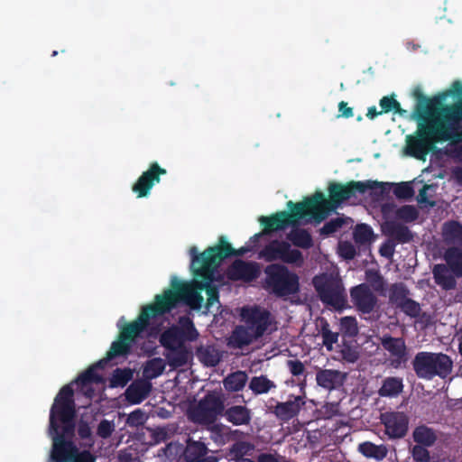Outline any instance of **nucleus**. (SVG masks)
Segmentation results:
<instances>
[{"mask_svg": "<svg viewBox=\"0 0 462 462\" xmlns=\"http://www.w3.org/2000/svg\"><path fill=\"white\" fill-rule=\"evenodd\" d=\"M293 205L294 207L289 212L282 211L271 217H261L259 222L264 225L263 230L252 236L245 245L238 250H234L225 237L219 239L218 245L208 247L201 254H199L196 246H191L189 253L194 279L191 282H184L173 277L171 281V288L165 290L162 294L156 295L153 304L143 307L137 319L129 324H125V318L117 321V327L120 329L118 339L112 343L106 357L96 364V395L100 394L106 385L104 374L97 370L113 358L126 355L146 328L149 329V336H156L161 329V321L166 311H170L180 302L196 310H201L204 308L203 313L218 310L220 307L218 296L212 282L217 278V268L225 257L230 254L242 255L263 245L258 258L267 262L280 260L288 263L300 264L301 253L291 248V245L285 241L271 240V233L285 229L291 225L319 224L329 215L331 208L327 207L328 204ZM334 205V209H337L342 204Z\"/></svg>", "mask_w": 462, "mask_h": 462, "instance_id": "nucleus-1", "label": "nucleus"}, {"mask_svg": "<svg viewBox=\"0 0 462 462\" xmlns=\"http://www.w3.org/2000/svg\"><path fill=\"white\" fill-rule=\"evenodd\" d=\"M442 97H427L420 86L412 90L417 100L413 116L419 121L415 135L406 139V153L418 160L424 161L435 144L443 142H462L458 125L462 120V102L452 105L442 103Z\"/></svg>", "mask_w": 462, "mask_h": 462, "instance_id": "nucleus-2", "label": "nucleus"}, {"mask_svg": "<svg viewBox=\"0 0 462 462\" xmlns=\"http://www.w3.org/2000/svg\"><path fill=\"white\" fill-rule=\"evenodd\" d=\"M75 407L72 396H56L50 412L49 436L52 448L49 462H94L88 451L79 452L72 441Z\"/></svg>", "mask_w": 462, "mask_h": 462, "instance_id": "nucleus-3", "label": "nucleus"}, {"mask_svg": "<svg viewBox=\"0 0 462 462\" xmlns=\"http://www.w3.org/2000/svg\"><path fill=\"white\" fill-rule=\"evenodd\" d=\"M453 362L442 353L419 352L413 360L416 374L424 379L446 377L452 370Z\"/></svg>", "mask_w": 462, "mask_h": 462, "instance_id": "nucleus-4", "label": "nucleus"}, {"mask_svg": "<svg viewBox=\"0 0 462 462\" xmlns=\"http://www.w3.org/2000/svg\"><path fill=\"white\" fill-rule=\"evenodd\" d=\"M265 274L267 288L279 296L293 294L299 290L298 276L282 265L267 266Z\"/></svg>", "mask_w": 462, "mask_h": 462, "instance_id": "nucleus-5", "label": "nucleus"}, {"mask_svg": "<svg viewBox=\"0 0 462 462\" xmlns=\"http://www.w3.org/2000/svg\"><path fill=\"white\" fill-rule=\"evenodd\" d=\"M313 284L322 301L335 308H341L344 305L346 293L337 273L316 276Z\"/></svg>", "mask_w": 462, "mask_h": 462, "instance_id": "nucleus-6", "label": "nucleus"}, {"mask_svg": "<svg viewBox=\"0 0 462 462\" xmlns=\"http://www.w3.org/2000/svg\"><path fill=\"white\" fill-rule=\"evenodd\" d=\"M222 410L221 397L219 393L214 392L207 394L197 404L191 406L188 415L194 422L208 425L215 421Z\"/></svg>", "mask_w": 462, "mask_h": 462, "instance_id": "nucleus-7", "label": "nucleus"}, {"mask_svg": "<svg viewBox=\"0 0 462 462\" xmlns=\"http://www.w3.org/2000/svg\"><path fill=\"white\" fill-rule=\"evenodd\" d=\"M198 337L199 333L192 321L183 317L179 320V327L172 326L161 335L160 341L165 348H172L186 345L187 341H194Z\"/></svg>", "mask_w": 462, "mask_h": 462, "instance_id": "nucleus-8", "label": "nucleus"}, {"mask_svg": "<svg viewBox=\"0 0 462 462\" xmlns=\"http://www.w3.org/2000/svg\"><path fill=\"white\" fill-rule=\"evenodd\" d=\"M241 320L251 330H255L254 333L259 337L263 336L267 330L273 329V318L271 314L256 306L244 307L240 311Z\"/></svg>", "mask_w": 462, "mask_h": 462, "instance_id": "nucleus-9", "label": "nucleus"}, {"mask_svg": "<svg viewBox=\"0 0 462 462\" xmlns=\"http://www.w3.org/2000/svg\"><path fill=\"white\" fill-rule=\"evenodd\" d=\"M364 185L362 180H349L339 182L330 180L328 182L327 191L330 202H346L351 199L363 196Z\"/></svg>", "mask_w": 462, "mask_h": 462, "instance_id": "nucleus-10", "label": "nucleus"}, {"mask_svg": "<svg viewBox=\"0 0 462 462\" xmlns=\"http://www.w3.org/2000/svg\"><path fill=\"white\" fill-rule=\"evenodd\" d=\"M167 171L162 168L157 162H153L134 183L132 190L138 198H144L150 194L152 187L159 183L162 175H166Z\"/></svg>", "mask_w": 462, "mask_h": 462, "instance_id": "nucleus-11", "label": "nucleus"}, {"mask_svg": "<svg viewBox=\"0 0 462 462\" xmlns=\"http://www.w3.org/2000/svg\"><path fill=\"white\" fill-rule=\"evenodd\" d=\"M381 422L384 425L385 433L390 439H401L408 430V417L401 411L382 413Z\"/></svg>", "mask_w": 462, "mask_h": 462, "instance_id": "nucleus-12", "label": "nucleus"}, {"mask_svg": "<svg viewBox=\"0 0 462 462\" xmlns=\"http://www.w3.org/2000/svg\"><path fill=\"white\" fill-rule=\"evenodd\" d=\"M382 345L392 356V365L395 368L401 367L409 358L405 342L400 337L384 336L381 339Z\"/></svg>", "mask_w": 462, "mask_h": 462, "instance_id": "nucleus-13", "label": "nucleus"}, {"mask_svg": "<svg viewBox=\"0 0 462 462\" xmlns=\"http://www.w3.org/2000/svg\"><path fill=\"white\" fill-rule=\"evenodd\" d=\"M350 295L354 304L364 313L371 312L376 304V298L366 284L353 288Z\"/></svg>", "mask_w": 462, "mask_h": 462, "instance_id": "nucleus-14", "label": "nucleus"}, {"mask_svg": "<svg viewBox=\"0 0 462 462\" xmlns=\"http://www.w3.org/2000/svg\"><path fill=\"white\" fill-rule=\"evenodd\" d=\"M227 274L232 280L249 282L258 276L259 265L255 263H245L241 260H236L228 269Z\"/></svg>", "mask_w": 462, "mask_h": 462, "instance_id": "nucleus-15", "label": "nucleus"}, {"mask_svg": "<svg viewBox=\"0 0 462 462\" xmlns=\"http://www.w3.org/2000/svg\"><path fill=\"white\" fill-rule=\"evenodd\" d=\"M362 183L364 185L363 195L368 193L372 198V202L391 199L393 183L373 180H362Z\"/></svg>", "mask_w": 462, "mask_h": 462, "instance_id": "nucleus-16", "label": "nucleus"}, {"mask_svg": "<svg viewBox=\"0 0 462 462\" xmlns=\"http://www.w3.org/2000/svg\"><path fill=\"white\" fill-rule=\"evenodd\" d=\"M346 378V373L335 369H321L316 374L318 385L329 391L341 387Z\"/></svg>", "mask_w": 462, "mask_h": 462, "instance_id": "nucleus-17", "label": "nucleus"}, {"mask_svg": "<svg viewBox=\"0 0 462 462\" xmlns=\"http://www.w3.org/2000/svg\"><path fill=\"white\" fill-rule=\"evenodd\" d=\"M152 384L146 381H135L126 389L125 395L132 404L142 402L150 393Z\"/></svg>", "mask_w": 462, "mask_h": 462, "instance_id": "nucleus-18", "label": "nucleus"}, {"mask_svg": "<svg viewBox=\"0 0 462 462\" xmlns=\"http://www.w3.org/2000/svg\"><path fill=\"white\" fill-rule=\"evenodd\" d=\"M442 239L447 245L462 247V225L449 221L442 226Z\"/></svg>", "mask_w": 462, "mask_h": 462, "instance_id": "nucleus-19", "label": "nucleus"}, {"mask_svg": "<svg viewBox=\"0 0 462 462\" xmlns=\"http://www.w3.org/2000/svg\"><path fill=\"white\" fill-rule=\"evenodd\" d=\"M254 331H251L245 324L237 327L228 339V345L237 348L249 345L259 337Z\"/></svg>", "mask_w": 462, "mask_h": 462, "instance_id": "nucleus-20", "label": "nucleus"}, {"mask_svg": "<svg viewBox=\"0 0 462 462\" xmlns=\"http://www.w3.org/2000/svg\"><path fill=\"white\" fill-rule=\"evenodd\" d=\"M166 359L171 367H180L186 365L191 357V350L187 345L167 348Z\"/></svg>", "mask_w": 462, "mask_h": 462, "instance_id": "nucleus-21", "label": "nucleus"}, {"mask_svg": "<svg viewBox=\"0 0 462 462\" xmlns=\"http://www.w3.org/2000/svg\"><path fill=\"white\" fill-rule=\"evenodd\" d=\"M303 404L300 397H294L292 400L279 403L275 407V413L280 419L287 420L297 415Z\"/></svg>", "mask_w": 462, "mask_h": 462, "instance_id": "nucleus-22", "label": "nucleus"}, {"mask_svg": "<svg viewBox=\"0 0 462 462\" xmlns=\"http://www.w3.org/2000/svg\"><path fill=\"white\" fill-rule=\"evenodd\" d=\"M433 276L438 285L445 290H450L455 287V274L451 273L449 269L444 264H437L433 268Z\"/></svg>", "mask_w": 462, "mask_h": 462, "instance_id": "nucleus-23", "label": "nucleus"}, {"mask_svg": "<svg viewBox=\"0 0 462 462\" xmlns=\"http://www.w3.org/2000/svg\"><path fill=\"white\" fill-rule=\"evenodd\" d=\"M358 450L365 457L375 460H382L387 455V448L384 445H375L369 441L359 444Z\"/></svg>", "mask_w": 462, "mask_h": 462, "instance_id": "nucleus-24", "label": "nucleus"}, {"mask_svg": "<svg viewBox=\"0 0 462 462\" xmlns=\"http://www.w3.org/2000/svg\"><path fill=\"white\" fill-rule=\"evenodd\" d=\"M444 259L456 276H462V251L457 247L449 248Z\"/></svg>", "mask_w": 462, "mask_h": 462, "instance_id": "nucleus-25", "label": "nucleus"}, {"mask_svg": "<svg viewBox=\"0 0 462 462\" xmlns=\"http://www.w3.org/2000/svg\"><path fill=\"white\" fill-rule=\"evenodd\" d=\"M403 389L402 379L399 377H388L383 380L379 390V394L384 397H395Z\"/></svg>", "mask_w": 462, "mask_h": 462, "instance_id": "nucleus-26", "label": "nucleus"}, {"mask_svg": "<svg viewBox=\"0 0 462 462\" xmlns=\"http://www.w3.org/2000/svg\"><path fill=\"white\" fill-rule=\"evenodd\" d=\"M299 226H290L292 229L288 235V239L298 247L310 248L312 245L311 236L306 230L297 228Z\"/></svg>", "mask_w": 462, "mask_h": 462, "instance_id": "nucleus-27", "label": "nucleus"}, {"mask_svg": "<svg viewBox=\"0 0 462 462\" xmlns=\"http://www.w3.org/2000/svg\"><path fill=\"white\" fill-rule=\"evenodd\" d=\"M247 379V374L245 372L237 371L224 380V386L227 391L238 392L245 387Z\"/></svg>", "mask_w": 462, "mask_h": 462, "instance_id": "nucleus-28", "label": "nucleus"}, {"mask_svg": "<svg viewBox=\"0 0 462 462\" xmlns=\"http://www.w3.org/2000/svg\"><path fill=\"white\" fill-rule=\"evenodd\" d=\"M199 359L207 366H215L221 358L219 351L215 346L200 347L198 350Z\"/></svg>", "mask_w": 462, "mask_h": 462, "instance_id": "nucleus-29", "label": "nucleus"}, {"mask_svg": "<svg viewBox=\"0 0 462 462\" xmlns=\"http://www.w3.org/2000/svg\"><path fill=\"white\" fill-rule=\"evenodd\" d=\"M227 420L236 425L247 424L250 420L249 411L244 406H234L226 411Z\"/></svg>", "mask_w": 462, "mask_h": 462, "instance_id": "nucleus-30", "label": "nucleus"}, {"mask_svg": "<svg viewBox=\"0 0 462 462\" xmlns=\"http://www.w3.org/2000/svg\"><path fill=\"white\" fill-rule=\"evenodd\" d=\"M165 366L166 365L162 358H152L146 363L143 368V376L146 379L156 378L163 373Z\"/></svg>", "mask_w": 462, "mask_h": 462, "instance_id": "nucleus-31", "label": "nucleus"}, {"mask_svg": "<svg viewBox=\"0 0 462 462\" xmlns=\"http://www.w3.org/2000/svg\"><path fill=\"white\" fill-rule=\"evenodd\" d=\"M207 452V448L204 443L200 441L189 439L184 452L185 458L188 461H195L200 457L204 456Z\"/></svg>", "mask_w": 462, "mask_h": 462, "instance_id": "nucleus-32", "label": "nucleus"}, {"mask_svg": "<svg viewBox=\"0 0 462 462\" xmlns=\"http://www.w3.org/2000/svg\"><path fill=\"white\" fill-rule=\"evenodd\" d=\"M414 441L423 446H431L436 440L433 430L425 426H420L413 431Z\"/></svg>", "mask_w": 462, "mask_h": 462, "instance_id": "nucleus-33", "label": "nucleus"}, {"mask_svg": "<svg viewBox=\"0 0 462 462\" xmlns=\"http://www.w3.org/2000/svg\"><path fill=\"white\" fill-rule=\"evenodd\" d=\"M274 387L275 384L263 375L253 377L249 383V388L255 394L266 393Z\"/></svg>", "mask_w": 462, "mask_h": 462, "instance_id": "nucleus-34", "label": "nucleus"}, {"mask_svg": "<svg viewBox=\"0 0 462 462\" xmlns=\"http://www.w3.org/2000/svg\"><path fill=\"white\" fill-rule=\"evenodd\" d=\"M379 105L383 114L393 111L395 114L404 116L407 113L406 110L401 107L400 103L394 98V95L383 97L379 101Z\"/></svg>", "mask_w": 462, "mask_h": 462, "instance_id": "nucleus-35", "label": "nucleus"}, {"mask_svg": "<svg viewBox=\"0 0 462 462\" xmlns=\"http://www.w3.org/2000/svg\"><path fill=\"white\" fill-rule=\"evenodd\" d=\"M392 193L399 199H409L414 196L415 190L412 182H400L393 183Z\"/></svg>", "mask_w": 462, "mask_h": 462, "instance_id": "nucleus-36", "label": "nucleus"}, {"mask_svg": "<svg viewBox=\"0 0 462 462\" xmlns=\"http://www.w3.org/2000/svg\"><path fill=\"white\" fill-rule=\"evenodd\" d=\"M133 377L131 369H116L110 379L111 387H124Z\"/></svg>", "mask_w": 462, "mask_h": 462, "instance_id": "nucleus-37", "label": "nucleus"}, {"mask_svg": "<svg viewBox=\"0 0 462 462\" xmlns=\"http://www.w3.org/2000/svg\"><path fill=\"white\" fill-rule=\"evenodd\" d=\"M355 241L361 245L370 244L374 239L372 228L365 224L356 226L354 231Z\"/></svg>", "mask_w": 462, "mask_h": 462, "instance_id": "nucleus-38", "label": "nucleus"}, {"mask_svg": "<svg viewBox=\"0 0 462 462\" xmlns=\"http://www.w3.org/2000/svg\"><path fill=\"white\" fill-rule=\"evenodd\" d=\"M407 290L402 284H394L391 289L390 300L398 308L404 300H407Z\"/></svg>", "mask_w": 462, "mask_h": 462, "instance_id": "nucleus-39", "label": "nucleus"}, {"mask_svg": "<svg viewBox=\"0 0 462 462\" xmlns=\"http://www.w3.org/2000/svg\"><path fill=\"white\" fill-rule=\"evenodd\" d=\"M147 416L144 411L137 409L128 415L126 423L132 427H138L145 423Z\"/></svg>", "mask_w": 462, "mask_h": 462, "instance_id": "nucleus-40", "label": "nucleus"}, {"mask_svg": "<svg viewBox=\"0 0 462 462\" xmlns=\"http://www.w3.org/2000/svg\"><path fill=\"white\" fill-rule=\"evenodd\" d=\"M321 335L323 338V345L328 351H331L333 349V345L337 341L338 334L330 331L326 324L322 328Z\"/></svg>", "mask_w": 462, "mask_h": 462, "instance_id": "nucleus-41", "label": "nucleus"}, {"mask_svg": "<svg viewBox=\"0 0 462 462\" xmlns=\"http://www.w3.org/2000/svg\"><path fill=\"white\" fill-rule=\"evenodd\" d=\"M399 308L410 317H417L420 312V307L419 303L411 299L402 302Z\"/></svg>", "mask_w": 462, "mask_h": 462, "instance_id": "nucleus-42", "label": "nucleus"}, {"mask_svg": "<svg viewBox=\"0 0 462 462\" xmlns=\"http://www.w3.org/2000/svg\"><path fill=\"white\" fill-rule=\"evenodd\" d=\"M341 330L348 336H354L357 333V324L356 319L345 317L340 321Z\"/></svg>", "mask_w": 462, "mask_h": 462, "instance_id": "nucleus-43", "label": "nucleus"}, {"mask_svg": "<svg viewBox=\"0 0 462 462\" xmlns=\"http://www.w3.org/2000/svg\"><path fill=\"white\" fill-rule=\"evenodd\" d=\"M397 216L405 221L414 220L418 216L417 208L411 204L405 205L398 210Z\"/></svg>", "mask_w": 462, "mask_h": 462, "instance_id": "nucleus-44", "label": "nucleus"}, {"mask_svg": "<svg viewBox=\"0 0 462 462\" xmlns=\"http://www.w3.org/2000/svg\"><path fill=\"white\" fill-rule=\"evenodd\" d=\"M337 252L339 255L345 259H353L356 255V249L349 242H340L338 244Z\"/></svg>", "mask_w": 462, "mask_h": 462, "instance_id": "nucleus-45", "label": "nucleus"}, {"mask_svg": "<svg viewBox=\"0 0 462 462\" xmlns=\"http://www.w3.org/2000/svg\"><path fill=\"white\" fill-rule=\"evenodd\" d=\"M344 221L345 220L341 217L330 220L321 228V233L327 236L333 234L342 226Z\"/></svg>", "mask_w": 462, "mask_h": 462, "instance_id": "nucleus-46", "label": "nucleus"}, {"mask_svg": "<svg viewBox=\"0 0 462 462\" xmlns=\"http://www.w3.org/2000/svg\"><path fill=\"white\" fill-rule=\"evenodd\" d=\"M411 453L416 462H427L430 458L429 451L420 445L414 446Z\"/></svg>", "mask_w": 462, "mask_h": 462, "instance_id": "nucleus-47", "label": "nucleus"}, {"mask_svg": "<svg viewBox=\"0 0 462 462\" xmlns=\"http://www.w3.org/2000/svg\"><path fill=\"white\" fill-rule=\"evenodd\" d=\"M115 430V424L106 420H102L97 428V434L102 438L109 437Z\"/></svg>", "mask_w": 462, "mask_h": 462, "instance_id": "nucleus-48", "label": "nucleus"}, {"mask_svg": "<svg viewBox=\"0 0 462 462\" xmlns=\"http://www.w3.org/2000/svg\"><path fill=\"white\" fill-rule=\"evenodd\" d=\"M300 202H330V198L325 196V194L318 189L312 195L303 197Z\"/></svg>", "mask_w": 462, "mask_h": 462, "instance_id": "nucleus-49", "label": "nucleus"}, {"mask_svg": "<svg viewBox=\"0 0 462 462\" xmlns=\"http://www.w3.org/2000/svg\"><path fill=\"white\" fill-rule=\"evenodd\" d=\"M258 462H286L285 458L277 453H263L258 456Z\"/></svg>", "mask_w": 462, "mask_h": 462, "instance_id": "nucleus-50", "label": "nucleus"}, {"mask_svg": "<svg viewBox=\"0 0 462 462\" xmlns=\"http://www.w3.org/2000/svg\"><path fill=\"white\" fill-rule=\"evenodd\" d=\"M288 368L293 375H300L304 371V365L298 360H289L287 362Z\"/></svg>", "mask_w": 462, "mask_h": 462, "instance_id": "nucleus-51", "label": "nucleus"}, {"mask_svg": "<svg viewBox=\"0 0 462 462\" xmlns=\"http://www.w3.org/2000/svg\"><path fill=\"white\" fill-rule=\"evenodd\" d=\"M338 116H342L345 118H350L354 116L353 108L347 106V103L345 101H340L338 104Z\"/></svg>", "mask_w": 462, "mask_h": 462, "instance_id": "nucleus-52", "label": "nucleus"}, {"mask_svg": "<svg viewBox=\"0 0 462 462\" xmlns=\"http://www.w3.org/2000/svg\"><path fill=\"white\" fill-rule=\"evenodd\" d=\"M430 188V185L424 184L419 190V194L416 197V202H433L428 199L427 191Z\"/></svg>", "mask_w": 462, "mask_h": 462, "instance_id": "nucleus-53", "label": "nucleus"}, {"mask_svg": "<svg viewBox=\"0 0 462 462\" xmlns=\"http://www.w3.org/2000/svg\"><path fill=\"white\" fill-rule=\"evenodd\" d=\"M451 91L454 96L462 97V83L460 81L453 82Z\"/></svg>", "mask_w": 462, "mask_h": 462, "instance_id": "nucleus-54", "label": "nucleus"}, {"mask_svg": "<svg viewBox=\"0 0 462 462\" xmlns=\"http://www.w3.org/2000/svg\"><path fill=\"white\" fill-rule=\"evenodd\" d=\"M79 434L82 439L88 438L90 436V428L86 424L80 425L79 429Z\"/></svg>", "mask_w": 462, "mask_h": 462, "instance_id": "nucleus-55", "label": "nucleus"}, {"mask_svg": "<svg viewBox=\"0 0 462 462\" xmlns=\"http://www.w3.org/2000/svg\"><path fill=\"white\" fill-rule=\"evenodd\" d=\"M382 111H377V108L374 106H370L367 110V113H366V116L373 120L377 116L379 115H382Z\"/></svg>", "mask_w": 462, "mask_h": 462, "instance_id": "nucleus-56", "label": "nucleus"}, {"mask_svg": "<svg viewBox=\"0 0 462 462\" xmlns=\"http://www.w3.org/2000/svg\"><path fill=\"white\" fill-rule=\"evenodd\" d=\"M453 157L457 160H458L459 162H462V144L456 147L454 150H453Z\"/></svg>", "mask_w": 462, "mask_h": 462, "instance_id": "nucleus-57", "label": "nucleus"}, {"mask_svg": "<svg viewBox=\"0 0 462 462\" xmlns=\"http://www.w3.org/2000/svg\"><path fill=\"white\" fill-rule=\"evenodd\" d=\"M382 205V208L381 210L383 212V213H386L387 211H389L392 208V206L393 204H388V203H385V204H381Z\"/></svg>", "mask_w": 462, "mask_h": 462, "instance_id": "nucleus-58", "label": "nucleus"}, {"mask_svg": "<svg viewBox=\"0 0 462 462\" xmlns=\"http://www.w3.org/2000/svg\"><path fill=\"white\" fill-rule=\"evenodd\" d=\"M374 287L376 290H380V289H382V287H383V282H382V280H381V278H380V277H378V282H375V283L374 284Z\"/></svg>", "mask_w": 462, "mask_h": 462, "instance_id": "nucleus-59", "label": "nucleus"}, {"mask_svg": "<svg viewBox=\"0 0 462 462\" xmlns=\"http://www.w3.org/2000/svg\"><path fill=\"white\" fill-rule=\"evenodd\" d=\"M245 447H246V448H248V447H249V445H248V444H246V443H238V444H236V445L234 447V449H237V448L242 449V448H245Z\"/></svg>", "mask_w": 462, "mask_h": 462, "instance_id": "nucleus-60", "label": "nucleus"}, {"mask_svg": "<svg viewBox=\"0 0 462 462\" xmlns=\"http://www.w3.org/2000/svg\"><path fill=\"white\" fill-rule=\"evenodd\" d=\"M381 253L383 255H390L391 254L389 247H386L385 249L384 248H381Z\"/></svg>", "mask_w": 462, "mask_h": 462, "instance_id": "nucleus-61", "label": "nucleus"}, {"mask_svg": "<svg viewBox=\"0 0 462 462\" xmlns=\"http://www.w3.org/2000/svg\"><path fill=\"white\" fill-rule=\"evenodd\" d=\"M236 462H254V461H252L251 459H248V458L240 457V458H237Z\"/></svg>", "mask_w": 462, "mask_h": 462, "instance_id": "nucleus-62", "label": "nucleus"}, {"mask_svg": "<svg viewBox=\"0 0 462 462\" xmlns=\"http://www.w3.org/2000/svg\"><path fill=\"white\" fill-rule=\"evenodd\" d=\"M223 427L219 425H216L213 427V430H221Z\"/></svg>", "mask_w": 462, "mask_h": 462, "instance_id": "nucleus-63", "label": "nucleus"}, {"mask_svg": "<svg viewBox=\"0 0 462 462\" xmlns=\"http://www.w3.org/2000/svg\"><path fill=\"white\" fill-rule=\"evenodd\" d=\"M57 54H58V51H54L52 52V56H53V57H54V56H56Z\"/></svg>", "mask_w": 462, "mask_h": 462, "instance_id": "nucleus-64", "label": "nucleus"}]
</instances>
